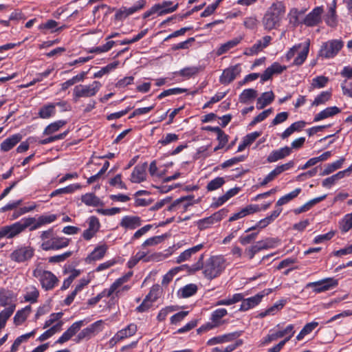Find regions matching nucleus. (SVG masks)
I'll return each mask as SVG.
<instances>
[{
  "label": "nucleus",
  "instance_id": "nucleus-12",
  "mask_svg": "<svg viewBox=\"0 0 352 352\" xmlns=\"http://www.w3.org/2000/svg\"><path fill=\"white\" fill-rule=\"evenodd\" d=\"M133 273L129 272L124 274V276L116 279L109 287H113L114 286V290L113 291V294H115L116 297H119L122 295L123 293L127 292L130 289L131 286L126 285H123L125 283H126L130 278L132 276Z\"/></svg>",
  "mask_w": 352,
  "mask_h": 352
},
{
  "label": "nucleus",
  "instance_id": "nucleus-30",
  "mask_svg": "<svg viewBox=\"0 0 352 352\" xmlns=\"http://www.w3.org/2000/svg\"><path fill=\"white\" fill-rule=\"evenodd\" d=\"M81 201L87 206L98 207L104 205L103 201L94 192H88L81 196Z\"/></svg>",
  "mask_w": 352,
  "mask_h": 352
},
{
  "label": "nucleus",
  "instance_id": "nucleus-25",
  "mask_svg": "<svg viewBox=\"0 0 352 352\" xmlns=\"http://www.w3.org/2000/svg\"><path fill=\"white\" fill-rule=\"evenodd\" d=\"M63 313L52 314L48 320L45 321L44 328H49L48 330H58L63 325V322L60 320Z\"/></svg>",
  "mask_w": 352,
  "mask_h": 352
},
{
  "label": "nucleus",
  "instance_id": "nucleus-64",
  "mask_svg": "<svg viewBox=\"0 0 352 352\" xmlns=\"http://www.w3.org/2000/svg\"><path fill=\"white\" fill-rule=\"evenodd\" d=\"M341 88L344 95L352 98V80H344L341 83Z\"/></svg>",
  "mask_w": 352,
  "mask_h": 352
},
{
  "label": "nucleus",
  "instance_id": "nucleus-22",
  "mask_svg": "<svg viewBox=\"0 0 352 352\" xmlns=\"http://www.w3.org/2000/svg\"><path fill=\"white\" fill-rule=\"evenodd\" d=\"M323 12L322 7L315 8L309 12L304 19V24L307 26H314L318 24L321 21V15Z\"/></svg>",
  "mask_w": 352,
  "mask_h": 352
},
{
  "label": "nucleus",
  "instance_id": "nucleus-11",
  "mask_svg": "<svg viewBox=\"0 0 352 352\" xmlns=\"http://www.w3.org/2000/svg\"><path fill=\"white\" fill-rule=\"evenodd\" d=\"M196 203H197V201L195 200L193 195L182 197L175 200L173 204L168 206V210H180L184 212L188 210L189 206Z\"/></svg>",
  "mask_w": 352,
  "mask_h": 352
},
{
  "label": "nucleus",
  "instance_id": "nucleus-19",
  "mask_svg": "<svg viewBox=\"0 0 352 352\" xmlns=\"http://www.w3.org/2000/svg\"><path fill=\"white\" fill-rule=\"evenodd\" d=\"M228 314V311L224 308H219L214 310L210 314V322L209 326L210 328H217L221 325L224 321L223 320Z\"/></svg>",
  "mask_w": 352,
  "mask_h": 352
},
{
  "label": "nucleus",
  "instance_id": "nucleus-32",
  "mask_svg": "<svg viewBox=\"0 0 352 352\" xmlns=\"http://www.w3.org/2000/svg\"><path fill=\"white\" fill-rule=\"evenodd\" d=\"M22 139V135L20 133H16L10 137L6 138L1 144V151L7 152L11 150Z\"/></svg>",
  "mask_w": 352,
  "mask_h": 352
},
{
  "label": "nucleus",
  "instance_id": "nucleus-36",
  "mask_svg": "<svg viewBox=\"0 0 352 352\" xmlns=\"http://www.w3.org/2000/svg\"><path fill=\"white\" fill-rule=\"evenodd\" d=\"M31 311L32 307L30 305H27L21 309L18 310L13 318L14 324L16 326L22 324L30 314Z\"/></svg>",
  "mask_w": 352,
  "mask_h": 352
},
{
  "label": "nucleus",
  "instance_id": "nucleus-50",
  "mask_svg": "<svg viewBox=\"0 0 352 352\" xmlns=\"http://www.w3.org/2000/svg\"><path fill=\"white\" fill-rule=\"evenodd\" d=\"M344 162V158L342 157L332 163L327 164L322 173V175H328L335 170L340 168Z\"/></svg>",
  "mask_w": 352,
  "mask_h": 352
},
{
  "label": "nucleus",
  "instance_id": "nucleus-24",
  "mask_svg": "<svg viewBox=\"0 0 352 352\" xmlns=\"http://www.w3.org/2000/svg\"><path fill=\"white\" fill-rule=\"evenodd\" d=\"M172 5V1H164L161 3H156L153 5V7L156 12V14L158 16H162L166 14L171 13L177 9L178 3H176L174 6Z\"/></svg>",
  "mask_w": 352,
  "mask_h": 352
},
{
  "label": "nucleus",
  "instance_id": "nucleus-2",
  "mask_svg": "<svg viewBox=\"0 0 352 352\" xmlns=\"http://www.w3.org/2000/svg\"><path fill=\"white\" fill-rule=\"evenodd\" d=\"M286 8L283 2L276 1L267 10L262 19V24L267 31L278 29L284 19Z\"/></svg>",
  "mask_w": 352,
  "mask_h": 352
},
{
  "label": "nucleus",
  "instance_id": "nucleus-20",
  "mask_svg": "<svg viewBox=\"0 0 352 352\" xmlns=\"http://www.w3.org/2000/svg\"><path fill=\"white\" fill-rule=\"evenodd\" d=\"M291 153L292 148L287 146L279 149L273 150L267 156V162L268 163L276 162L280 160L284 159L287 156H289Z\"/></svg>",
  "mask_w": 352,
  "mask_h": 352
},
{
  "label": "nucleus",
  "instance_id": "nucleus-42",
  "mask_svg": "<svg viewBox=\"0 0 352 352\" xmlns=\"http://www.w3.org/2000/svg\"><path fill=\"white\" fill-rule=\"evenodd\" d=\"M13 296L10 291L2 289L0 290V306L10 307L16 305L12 300Z\"/></svg>",
  "mask_w": 352,
  "mask_h": 352
},
{
  "label": "nucleus",
  "instance_id": "nucleus-15",
  "mask_svg": "<svg viewBox=\"0 0 352 352\" xmlns=\"http://www.w3.org/2000/svg\"><path fill=\"white\" fill-rule=\"evenodd\" d=\"M240 71V67L238 65L224 69L219 78L220 82L224 85L230 83L239 74Z\"/></svg>",
  "mask_w": 352,
  "mask_h": 352
},
{
  "label": "nucleus",
  "instance_id": "nucleus-51",
  "mask_svg": "<svg viewBox=\"0 0 352 352\" xmlns=\"http://www.w3.org/2000/svg\"><path fill=\"white\" fill-rule=\"evenodd\" d=\"M114 286L113 287H109L107 289H104L102 292L98 294L96 296L91 298L88 301V304L93 305L98 303L100 299H102L103 297H110L111 295H113V291L115 289Z\"/></svg>",
  "mask_w": 352,
  "mask_h": 352
},
{
  "label": "nucleus",
  "instance_id": "nucleus-16",
  "mask_svg": "<svg viewBox=\"0 0 352 352\" xmlns=\"http://www.w3.org/2000/svg\"><path fill=\"white\" fill-rule=\"evenodd\" d=\"M142 223V220L138 216L126 215L120 222V226L126 230H135Z\"/></svg>",
  "mask_w": 352,
  "mask_h": 352
},
{
  "label": "nucleus",
  "instance_id": "nucleus-56",
  "mask_svg": "<svg viewBox=\"0 0 352 352\" xmlns=\"http://www.w3.org/2000/svg\"><path fill=\"white\" fill-rule=\"evenodd\" d=\"M200 70H201V67L200 66L199 67H197V66L187 67L182 69L179 72V74L181 76L189 78L197 74Z\"/></svg>",
  "mask_w": 352,
  "mask_h": 352
},
{
  "label": "nucleus",
  "instance_id": "nucleus-23",
  "mask_svg": "<svg viewBox=\"0 0 352 352\" xmlns=\"http://www.w3.org/2000/svg\"><path fill=\"white\" fill-rule=\"evenodd\" d=\"M264 296L265 295L263 294H257L254 296L243 299L239 310L241 311H245L254 308L261 302Z\"/></svg>",
  "mask_w": 352,
  "mask_h": 352
},
{
  "label": "nucleus",
  "instance_id": "nucleus-62",
  "mask_svg": "<svg viewBox=\"0 0 352 352\" xmlns=\"http://www.w3.org/2000/svg\"><path fill=\"white\" fill-rule=\"evenodd\" d=\"M328 78L324 76H319L312 79L311 87L320 89L326 86L328 82Z\"/></svg>",
  "mask_w": 352,
  "mask_h": 352
},
{
  "label": "nucleus",
  "instance_id": "nucleus-31",
  "mask_svg": "<svg viewBox=\"0 0 352 352\" xmlns=\"http://www.w3.org/2000/svg\"><path fill=\"white\" fill-rule=\"evenodd\" d=\"M157 298V297L154 290H151L150 292L146 295L142 302L138 307H136L135 310L141 313L148 311Z\"/></svg>",
  "mask_w": 352,
  "mask_h": 352
},
{
  "label": "nucleus",
  "instance_id": "nucleus-39",
  "mask_svg": "<svg viewBox=\"0 0 352 352\" xmlns=\"http://www.w3.org/2000/svg\"><path fill=\"white\" fill-rule=\"evenodd\" d=\"M56 113V104L47 103L43 105L38 111V115L42 119H48Z\"/></svg>",
  "mask_w": 352,
  "mask_h": 352
},
{
  "label": "nucleus",
  "instance_id": "nucleus-53",
  "mask_svg": "<svg viewBox=\"0 0 352 352\" xmlns=\"http://www.w3.org/2000/svg\"><path fill=\"white\" fill-rule=\"evenodd\" d=\"M340 228L342 232H346L352 228V212L345 214L341 219Z\"/></svg>",
  "mask_w": 352,
  "mask_h": 352
},
{
  "label": "nucleus",
  "instance_id": "nucleus-5",
  "mask_svg": "<svg viewBox=\"0 0 352 352\" xmlns=\"http://www.w3.org/2000/svg\"><path fill=\"white\" fill-rule=\"evenodd\" d=\"M27 228L29 229L25 217L21 219L11 225L5 226L0 228V239L3 238L13 239L24 232Z\"/></svg>",
  "mask_w": 352,
  "mask_h": 352
},
{
  "label": "nucleus",
  "instance_id": "nucleus-46",
  "mask_svg": "<svg viewBox=\"0 0 352 352\" xmlns=\"http://www.w3.org/2000/svg\"><path fill=\"white\" fill-rule=\"evenodd\" d=\"M35 332L36 331H30L29 333H25L23 335H21L20 336H19L14 342V343L12 344V345L11 346V348H10V351L11 352H16L19 346L23 343V342H28V340L34 336L35 335Z\"/></svg>",
  "mask_w": 352,
  "mask_h": 352
},
{
  "label": "nucleus",
  "instance_id": "nucleus-7",
  "mask_svg": "<svg viewBox=\"0 0 352 352\" xmlns=\"http://www.w3.org/2000/svg\"><path fill=\"white\" fill-rule=\"evenodd\" d=\"M34 248L30 245L17 246L10 254V258L18 263H24L32 258L34 255Z\"/></svg>",
  "mask_w": 352,
  "mask_h": 352
},
{
  "label": "nucleus",
  "instance_id": "nucleus-21",
  "mask_svg": "<svg viewBox=\"0 0 352 352\" xmlns=\"http://www.w3.org/2000/svg\"><path fill=\"white\" fill-rule=\"evenodd\" d=\"M300 49L297 51V56L294 58L292 65H301L307 59L308 53L309 51V41L307 40L303 43H300Z\"/></svg>",
  "mask_w": 352,
  "mask_h": 352
},
{
  "label": "nucleus",
  "instance_id": "nucleus-47",
  "mask_svg": "<svg viewBox=\"0 0 352 352\" xmlns=\"http://www.w3.org/2000/svg\"><path fill=\"white\" fill-rule=\"evenodd\" d=\"M66 123L67 122L65 120H57L52 122L45 128L43 134L45 135H52L53 133L57 132L64 125H65Z\"/></svg>",
  "mask_w": 352,
  "mask_h": 352
},
{
  "label": "nucleus",
  "instance_id": "nucleus-8",
  "mask_svg": "<svg viewBox=\"0 0 352 352\" xmlns=\"http://www.w3.org/2000/svg\"><path fill=\"white\" fill-rule=\"evenodd\" d=\"M343 47L340 40H331L322 43L319 51V56L325 58H331L338 54Z\"/></svg>",
  "mask_w": 352,
  "mask_h": 352
},
{
  "label": "nucleus",
  "instance_id": "nucleus-17",
  "mask_svg": "<svg viewBox=\"0 0 352 352\" xmlns=\"http://www.w3.org/2000/svg\"><path fill=\"white\" fill-rule=\"evenodd\" d=\"M281 212V208H276L274 211L272 212V213L270 215H267L265 218L261 219L258 222H257V223L255 226L248 228V230H245V232H248L258 228H264L267 227L280 215Z\"/></svg>",
  "mask_w": 352,
  "mask_h": 352
},
{
  "label": "nucleus",
  "instance_id": "nucleus-58",
  "mask_svg": "<svg viewBox=\"0 0 352 352\" xmlns=\"http://www.w3.org/2000/svg\"><path fill=\"white\" fill-rule=\"evenodd\" d=\"M119 65V61L116 60L111 63L108 64L105 67H102L100 70L94 73V78H101L104 74H109L112 70L115 69Z\"/></svg>",
  "mask_w": 352,
  "mask_h": 352
},
{
  "label": "nucleus",
  "instance_id": "nucleus-35",
  "mask_svg": "<svg viewBox=\"0 0 352 352\" xmlns=\"http://www.w3.org/2000/svg\"><path fill=\"white\" fill-rule=\"evenodd\" d=\"M340 112V109L336 107H329L317 113L314 118V122H319L327 118L332 117Z\"/></svg>",
  "mask_w": 352,
  "mask_h": 352
},
{
  "label": "nucleus",
  "instance_id": "nucleus-33",
  "mask_svg": "<svg viewBox=\"0 0 352 352\" xmlns=\"http://www.w3.org/2000/svg\"><path fill=\"white\" fill-rule=\"evenodd\" d=\"M39 291L34 285L27 286L24 289L23 299L25 302L35 303L38 301Z\"/></svg>",
  "mask_w": 352,
  "mask_h": 352
},
{
  "label": "nucleus",
  "instance_id": "nucleus-45",
  "mask_svg": "<svg viewBox=\"0 0 352 352\" xmlns=\"http://www.w3.org/2000/svg\"><path fill=\"white\" fill-rule=\"evenodd\" d=\"M285 300H280L276 302L274 305L269 307L265 311L259 313V316L261 318L265 317L266 316H273L276 314L279 310H280L285 305Z\"/></svg>",
  "mask_w": 352,
  "mask_h": 352
},
{
  "label": "nucleus",
  "instance_id": "nucleus-60",
  "mask_svg": "<svg viewBox=\"0 0 352 352\" xmlns=\"http://www.w3.org/2000/svg\"><path fill=\"white\" fill-rule=\"evenodd\" d=\"M186 91H187V89H184V88H179V87L171 88V89H166V90H164V91H162L157 96V98L162 99L163 98H165V97L170 96V95H178V94H183Z\"/></svg>",
  "mask_w": 352,
  "mask_h": 352
},
{
  "label": "nucleus",
  "instance_id": "nucleus-9",
  "mask_svg": "<svg viewBox=\"0 0 352 352\" xmlns=\"http://www.w3.org/2000/svg\"><path fill=\"white\" fill-rule=\"evenodd\" d=\"M30 231L36 230L45 225L50 224L57 219V215L54 214H42L37 219L35 217H25Z\"/></svg>",
  "mask_w": 352,
  "mask_h": 352
},
{
  "label": "nucleus",
  "instance_id": "nucleus-13",
  "mask_svg": "<svg viewBox=\"0 0 352 352\" xmlns=\"http://www.w3.org/2000/svg\"><path fill=\"white\" fill-rule=\"evenodd\" d=\"M271 41L272 37L270 36H265L261 39L258 40L250 47L245 48L243 54L249 56L256 55L258 52L267 47Z\"/></svg>",
  "mask_w": 352,
  "mask_h": 352
},
{
  "label": "nucleus",
  "instance_id": "nucleus-59",
  "mask_svg": "<svg viewBox=\"0 0 352 352\" xmlns=\"http://www.w3.org/2000/svg\"><path fill=\"white\" fill-rule=\"evenodd\" d=\"M58 25V23L53 19L47 20L45 23H41L38 28V30L43 31L45 33V30H49L50 32L53 33L56 32V27Z\"/></svg>",
  "mask_w": 352,
  "mask_h": 352
},
{
  "label": "nucleus",
  "instance_id": "nucleus-41",
  "mask_svg": "<svg viewBox=\"0 0 352 352\" xmlns=\"http://www.w3.org/2000/svg\"><path fill=\"white\" fill-rule=\"evenodd\" d=\"M81 188V185L79 184H70L64 188H58L51 192L50 195V197H54L62 194H72L75 191Z\"/></svg>",
  "mask_w": 352,
  "mask_h": 352
},
{
  "label": "nucleus",
  "instance_id": "nucleus-26",
  "mask_svg": "<svg viewBox=\"0 0 352 352\" xmlns=\"http://www.w3.org/2000/svg\"><path fill=\"white\" fill-rule=\"evenodd\" d=\"M241 336L240 331H233L222 336L214 337L208 341V345H214L219 343L228 342L236 340Z\"/></svg>",
  "mask_w": 352,
  "mask_h": 352
},
{
  "label": "nucleus",
  "instance_id": "nucleus-3",
  "mask_svg": "<svg viewBox=\"0 0 352 352\" xmlns=\"http://www.w3.org/2000/svg\"><path fill=\"white\" fill-rule=\"evenodd\" d=\"M40 238L41 239V248L45 251L59 250L65 248L69 245L71 241L64 236H56L52 228L41 232Z\"/></svg>",
  "mask_w": 352,
  "mask_h": 352
},
{
  "label": "nucleus",
  "instance_id": "nucleus-6",
  "mask_svg": "<svg viewBox=\"0 0 352 352\" xmlns=\"http://www.w3.org/2000/svg\"><path fill=\"white\" fill-rule=\"evenodd\" d=\"M32 274L39 280L42 287L45 290L52 289L58 281L57 277L52 272L41 268L35 269Z\"/></svg>",
  "mask_w": 352,
  "mask_h": 352
},
{
  "label": "nucleus",
  "instance_id": "nucleus-63",
  "mask_svg": "<svg viewBox=\"0 0 352 352\" xmlns=\"http://www.w3.org/2000/svg\"><path fill=\"white\" fill-rule=\"evenodd\" d=\"M258 24V21L255 16L245 17L243 21L244 26L249 30H256Z\"/></svg>",
  "mask_w": 352,
  "mask_h": 352
},
{
  "label": "nucleus",
  "instance_id": "nucleus-27",
  "mask_svg": "<svg viewBox=\"0 0 352 352\" xmlns=\"http://www.w3.org/2000/svg\"><path fill=\"white\" fill-rule=\"evenodd\" d=\"M108 249V246L106 244H102L98 245L94 248V250L87 256L86 258L87 263H91L92 261H96L102 259Z\"/></svg>",
  "mask_w": 352,
  "mask_h": 352
},
{
  "label": "nucleus",
  "instance_id": "nucleus-10",
  "mask_svg": "<svg viewBox=\"0 0 352 352\" xmlns=\"http://www.w3.org/2000/svg\"><path fill=\"white\" fill-rule=\"evenodd\" d=\"M338 285V280L334 278H327L316 282L309 283L307 287L313 288V291L316 293H321L333 289Z\"/></svg>",
  "mask_w": 352,
  "mask_h": 352
},
{
  "label": "nucleus",
  "instance_id": "nucleus-52",
  "mask_svg": "<svg viewBox=\"0 0 352 352\" xmlns=\"http://www.w3.org/2000/svg\"><path fill=\"white\" fill-rule=\"evenodd\" d=\"M331 97V92L329 91H322L320 94H318L313 101L311 105L312 106H319L320 104H323L326 103L328 100H330Z\"/></svg>",
  "mask_w": 352,
  "mask_h": 352
},
{
  "label": "nucleus",
  "instance_id": "nucleus-54",
  "mask_svg": "<svg viewBox=\"0 0 352 352\" xmlns=\"http://www.w3.org/2000/svg\"><path fill=\"white\" fill-rule=\"evenodd\" d=\"M129 333L127 334V331H117L116 334L109 342V347H113L119 341L125 338L131 337L134 334L132 331H129Z\"/></svg>",
  "mask_w": 352,
  "mask_h": 352
},
{
  "label": "nucleus",
  "instance_id": "nucleus-57",
  "mask_svg": "<svg viewBox=\"0 0 352 352\" xmlns=\"http://www.w3.org/2000/svg\"><path fill=\"white\" fill-rule=\"evenodd\" d=\"M277 240L273 238H267L265 240L258 241L256 245L259 248V250H267L276 247Z\"/></svg>",
  "mask_w": 352,
  "mask_h": 352
},
{
  "label": "nucleus",
  "instance_id": "nucleus-40",
  "mask_svg": "<svg viewBox=\"0 0 352 352\" xmlns=\"http://www.w3.org/2000/svg\"><path fill=\"white\" fill-rule=\"evenodd\" d=\"M327 197V195H324L320 197H316L313 199L309 200L302 206L296 208L294 212L298 214L302 212H305L310 210L314 205L324 200Z\"/></svg>",
  "mask_w": 352,
  "mask_h": 352
},
{
  "label": "nucleus",
  "instance_id": "nucleus-14",
  "mask_svg": "<svg viewBox=\"0 0 352 352\" xmlns=\"http://www.w3.org/2000/svg\"><path fill=\"white\" fill-rule=\"evenodd\" d=\"M147 163L136 165L132 170L130 181L132 183L140 184L146 179Z\"/></svg>",
  "mask_w": 352,
  "mask_h": 352
},
{
  "label": "nucleus",
  "instance_id": "nucleus-29",
  "mask_svg": "<svg viewBox=\"0 0 352 352\" xmlns=\"http://www.w3.org/2000/svg\"><path fill=\"white\" fill-rule=\"evenodd\" d=\"M260 210L258 205H249L242 208L239 212L234 213L229 218V221H234L245 217L249 214H253Z\"/></svg>",
  "mask_w": 352,
  "mask_h": 352
},
{
  "label": "nucleus",
  "instance_id": "nucleus-49",
  "mask_svg": "<svg viewBox=\"0 0 352 352\" xmlns=\"http://www.w3.org/2000/svg\"><path fill=\"white\" fill-rule=\"evenodd\" d=\"M16 308V305L10 307H6L0 312V330L5 327L8 318L12 315Z\"/></svg>",
  "mask_w": 352,
  "mask_h": 352
},
{
  "label": "nucleus",
  "instance_id": "nucleus-48",
  "mask_svg": "<svg viewBox=\"0 0 352 352\" xmlns=\"http://www.w3.org/2000/svg\"><path fill=\"white\" fill-rule=\"evenodd\" d=\"M257 96L256 90L254 89H244L242 93L239 95V101L241 103H248L250 101L253 100Z\"/></svg>",
  "mask_w": 352,
  "mask_h": 352
},
{
  "label": "nucleus",
  "instance_id": "nucleus-44",
  "mask_svg": "<svg viewBox=\"0 0 352 352\" xmlns=\"http://www.w3.org/2000/svg\"><path fill=\"white\" fill-rule=\"evenodd\" d=\"M197 292V286L190 283L180 288L177 292V294L181 298H188L195 294Z\"/></svg>",
  "mask_w": 352,
  "mask_h": 352
},
{
  "label": "nucleus",
  "instance_id": "nucleus-38",
  "mask_svg": "<svg viewBox=\"0 0 352 352\" xmlns=\"http://www.w3.org/2000/svg\"><path fill=\"white\" fill-rule=\"evenodd\" d=\"M287 332V331H276L273 333L267 335L260 340L258 346L269 345L270 343L284 337Z\"/></svg>",
  "mask_w": 352,
  "mask_h": 352
},
{
  "label": "nucleus",
  "instance_id": "nucleus-28",
  "mask_svg": "<svg viewBox=\"0 0 352 352\" xmlns=\"http://www.w3.org/2000/svg\"><path fill=\"white\" fill-rule=\"evenodd\" d=\"M242 40L243 36H239L220 45V46L217 49L216 54L217 56H221L227 53L229 50L238 45Z\"/></svg>",
  "mask_w": 352,
  "mask_h": 352
},
{
  "label": "nucleus",
  "instance_id": "nucleus-55",
  "mask_svg": "<svg viewBox=\"0 0 352 352\" xmlns=\"http://www.w3.org/2000/svg\"><path fill=\"white\" fill-rule=\"evenodd\" d=\"M225 182L226 181L223 177H217L208 183L206 189L208 191L216 190L220 188L225 184Z\"/></svg>",
  "mask_w": 352,
  "mask_h": 352
},
{
  "label": "nucleus",
  "instance_id": "nucleus-43",
  "mask_svg": "<svg viewBox=\"0 0 352 352\" xmlns=\"http://www.w3.org/2000/svg\"><path fill=\"white\" fill-rule=\"evenodd\" d=\"M301 192V188H298L290 192L288 194L281 197L276 202V208H280L281 206L285 205L298 196Z\"/></svg>",
  "mask_w": 352,
  "mask_h": 352
},
{
  "label": "nucleus",
  "instance_id": "nucleus-1",
  "mask_svg": "<svg viewBox=\"0 0 352 352\" xmlns=\"http://www.w3.org/2000/svg\"><path fill=\"white\" fill-rule=\"evenodd\" d=\"M204 258V255L201 254L197 263L189 267V272L194 273L202 269L204 276L212 280L219 276L226 268V260L221 255L212 256L205 263Z\"/></svg>",
  "mask_w": 352,
  "mask_h": 352
},
{
  "label": "nucleus",
  "instance_id": "nucleus-4",
  "mask_svg": "<svg viewBox=\"0 0 352 352\" xmlns=\"http://www.w3.org/2000/svg\"><path fill=\"white\" fill-rule=\"evenodd\" d=\"M102 87V84L97 80L89 85L80 84L73 89V100L77 102L81 98H90L95 96Z\"/></svg>",
  "mask_w": 352,
  "mask_h": 352
},
{
  "label": "nucleus",
  "instance_id": "nucleus-18",
  "mask_svg": "<svg viewBox=\"0 0 352 352\" xmlns=\"http://www.w3.org/2000/svg\"><path fill=\"white\" fill-rule=\"evenodd\" d=\"M281 212V208H276L274 211L272 212V213L270 215H267L265 218L261 219L258 222H257V223L255 226L248 228V230H245V232H248L258 228H264L267 227L280 215Z\"/></svg>",
  "mask_w": 352,
  "mask_h": 352
},
{
  "label": "nucleus",
  "instance_id": "nucleus-61",
  "mask_svg": "<svg viewBox=\"0 0 352 352\" xmlns=\"http://www.w3.org/2000/svg\"><path fill=\"white\" fill-rule=\"evenodd\" d=\"M243 344L242 340H236L234 343L230 344L225 348L215 347L212 349V352H232L238 346Z\"/></svg>",
  "mask_w": 352,
  "mask_h": 352
},
{
  "label": "nucleus",
  "instance_id": "nucleus-34",
  "mask_svg": "<svg viewBox=\"0 0 352 352\" xmlns=\"http://www.w3.org/2000/svg\"><path fill=\"white\" fill-rule=\"evenodd\" d=\"M203 248L204 245L200 243L188 250H186L176 258V263H181L189 260L193 254L199 252Z\"/></svg>",
  "mask_w": 352,
  "mask_h": 352
},
{
  "label": "nucleus",
  "instance_id": "nucleus-37",
  "mask_svg": "<svg viewBox=\"0 0 352 352\" xmlns=\"http://www.w3.org/2000/svg\"><path fill=\"white\" fill-rule=\"evenodd\" d=\"M274 99L273 91H266L261 94L257 99L256 108L258 109H263L267 105L271 104Z\"/></svg>",
  "mask_w": 352,
  "mask_h": 352
}]
</instances>
